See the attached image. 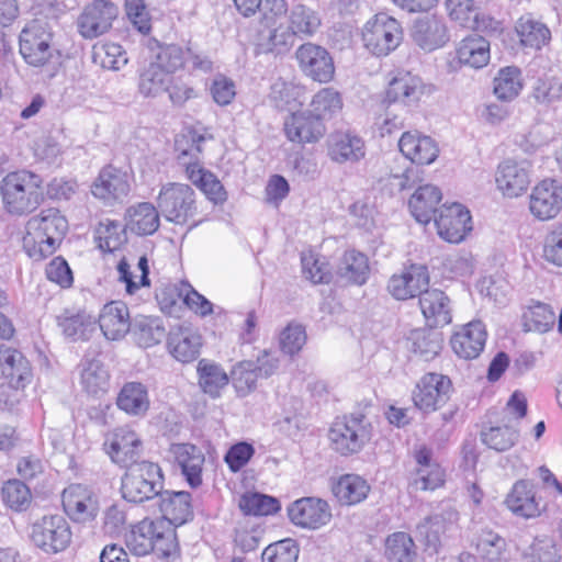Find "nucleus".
I'll return each instance as SVG.
<instances>
[{"instance_id":"nucleus-45","label":"nucleus","mask_w":562,"mask_h":562,"mask_svg":"<svg viewBox=\"0 0 562 562\" xmlns=\"http://www.w3.org/2000/svg\"><path fill=\"white\" fill-rule=\"evenodd\" d=\"M476 551L486 562H503L506 560L507 541L493 529L484 528L477 535Z\"/></svg>"},{"instance_id":"nucleus-21","label":"nucleus","mask_w":562,"mask_h":562,"mask_svg":"<svg viewBox=\"0 0 562 562\" xmlns=\"http://www.w3.org/2000/svg\"><path fill=\"white\" fill-rule=\"evenodd\" d=\"M458 517L459 514L457 510L447 508L426 517L417 525V532L425 541L427 549L435 552L438 551L447 532L456 528Z\"/></svg>"},{"instance_id":"nucleus-36","label":"nucleus","mask_w":562,"mask_h":562,"mask_svg":"<svg viewBox=\"0 0 562 562\" xmlns=\"http://www.w3.org/2000/svg\"><path fill=\"white\" fill-rule=\"evenodd\" d=\"M116 405L130 416H145L150 406L146 385L140 382H126L117 394Z\"/></svg>"},{"instance_id":"nucleus-39","label":"nucleus","mask_w":562,"mask_h":562,"mask_svg":"<svg viewBox=\"0 0 562 562\" xmlns=\"http://www.w3.org/2000/svg\"><path fill=\"white\" fill-rule=\"evenodd\" d=\"M460 64L474 69L485 67L491 58L490 42L480 35L463 38L457 49Z\"/></svg>"},{"instance_id":"nucleus-24","label":"nucleus","mask_w":562,"mask_h":562,"mask_svg":"<svg viewBox=\"0 0 562 562\" xmlns=\"http://www.w3.org/2000/svg\"><path fill=\"white\" fill-rule=\"evenodd\" d=\"M0 370L14 389L25 387L33 376L31 364L22 352L5 345L0 346Z\"/></svg>"},{"instance_id":"nucleus-12","label":"nucleus","mask_w":562,"mask_h":562,"mask_svg":"<svg viewBox=\"0 0 562 562\" xmlns=\"http://www.w3.org/2000/svg\"><path fill=\"white\" fill-rule=\"evenodd\" d=\"M295 58L301 71L314 81L326 83L334 78V59L325 47L304 43L297 47Z\"/></svg>"},{"instance_id":"nucleus-29","label":"nucleus","mask_w":562,"mask_h":562,"mask_svg":"<svg viewBox=\"0 0 562 562\" xmlns=\"http://www.w3.org/2000/svg\"><path fill=\"white\" fill-rule=\"evenodd\" d=\"M401 153L417 165H430L438 157L439 149L429 136L405 132L398 140Z\"/></svg>"},{"instance_id":"nucleus-54","label":"nucleus","mask_w":562,"mask_h":562,"mask_svg":"<svg viewBox=\"0 0 562 562\" xmlns=\"http://www.w3.org/2000/svg\"><path fill=\"white\" fill-rule=\"evenodd\" d=\"M412 351L425 361L434 359L442 348V334L430 329H420L412 334Z\"/></svg>"},{"instance_id":"nucleus-31","label":"nucleus","mask_w":562,"mask_h":562,"mask_svg":"<svg viewBox=\"0 0 562 562\" xmlns=\"http://www.w3.org/2000/svg\"><path fill=\"white\" fill-rule=\"evenodd\" d=\"M167 346L178 361L187 363L200 356L202 337L190 328L180 326L169 331Z\"/></svg>"},{"instance_id":"nucleus-47","label":"nucleus","mask_w":562,"mask_h":562,"mask_svg":"<svg viewBox=\"0 0 562 562\" xmlns=\"http://www.w3.org/2000/svg\"><path fill=\"white\" fill-rule=\"evenodd\" d=\"M198 373L200 386L212 397L220 396V391L229 383V374L220 364L205 359L199 361Z\"/></svg>"},{"instance_id":"nucleus-51","label":"nucleus","mask_w":562,"mask_h":562,"mask_svg":"<svg viewBox=\"0 0 562 562\" xmlns=\"http://www.w3.org/2000/svg\"><path fill=\"white\" fill-rule=\"evenodd\" d=\"M416 546L406 532H394L386 538L385 558L389 562H414Z\"/></svg>"},{"instance_id":"nucleus-62","label":"nucleus","mask_w":562,"mask_h":562,"mask_svg":"<svg viewBox=\"0 0 562 562\" xmlns=\"http://www.w3.org/2000/svg\"><path fill=\"white\" fill-rule=\"evenodd\" d=\"M2 499L12 509L25 510L31 503V491L20 480H9L2 487Z\"/></svg>"},{"instance_id":"nucleus-11","label":"nucleus","mask_w":562,"mask_h":562,"mask_svg":"<svg viewBox=\"0 0 562 562\" xmlns=\"http://www.w3.org/2000/svg\"><path fill=\"white\" fill-rule=\"evenodd\" d=\"M103 446L112 462L126 469L138 463L143 452L139 436L127 426L117 427L110 432Z\"/></svg>"},{"instance_id":"nucleus-60","label":"nucleus","mask_w":562,"mask_h":562,"mask_svg":"<svg viewBox=\"0 0 562 562\" xmlns=\"http://www.w3.org/2000/svg\"><path fill=\"white\" fill-rule=\"evenodd\" d=\"M151 63L170 76L183 67L186 50L177 44H158V52L155 55V60Z\"/></svg>"},{"instance_id":"nucleus-4","label":"nucleus","mask_w":562,"mask_h":562,"mask_svg":"<svg viewBox=\"0 0 562 562\" xmlns=\"http://www.w3.org/2000/svg\"><path fill=\"white\" fill-rule=\"evenodd\" d=\"M53 29L48 21L34 19L29 21L19 35V53L31 67L42 68L54 57Z\"/></svg>"},{"instance_id":"nucleus-59","label":"nucleus","mask_w":562,"mask_h":562,"mask_svg":"<svg viewBox=\"0 0 562 562\" xmlns=\"http://www.w3.org/2000/svg\"><path fill=\"white\" fill-rule=\"evenodd\" d=\"M312 111L315 115L321 117L324 122L325 119L340 112L342 109V99L338 91L333 88H324L319 90L312 100Z\"/></svg>"},{"instance_id":"nucleus-43","label":"nucleus","mask_w":562,"mask_h":562,"mask_svg":"<svg viewBox=\"0 0 562 562\" xmlns=\"http://www.w3.org/2000/svg\"><path fill=\"white\" fill-rule=\"evenodd\" d=\"M333 492L340 504L350 506L367 498L370 485L357 474H346L334 485Z\"/></svg>"},{"instance_id":"nucleus-28","label":"nucleus","mask_w":562,"mask_h":562,"mask_svg":"<svg viewBox=\"0 0 562 562\" xmlns=\"http://www.w3.org/2000/svg\"><path fill=\"white\" fill-rule=\"evenodd\" d=\"M170 451L181 469L186 482L192 488L199 487L202 484V470L205 461L202 450L192 443H175Z\"/></svg>"},{"instance_id":"nucleus-10","label":"nucleus","mask_w":562,"mask_h":562,"mask_svg":"<svg viewBox=\"0 0 562 562\" xmlns=\"http://www.w3.org/2000/svg\"><path fill=\"white\" fill-rule=\"evenodd\" d=\"M117 15L119 8L110 0H93L77 20L78 32L86 40L97 38L110 31Z\"/></svg>"},{"instance_id":"nucleus-26","label":"nucleus","mask_w":562,"mask_h":562,"mask_svg":"<svg viewBox=\"0 0 562 562\" xmlns=\"http://www.w3.org/2000/svg\"><path fill=\"white\" fill-rule=\"evenodd\" d=\"M529 183V168L526 161L506 159L498 166L496 184L505 195L518 196L527 190Z\"/></svg>"},{"instance_id":"nucleus-15","label":"nucleus","mask_w":562,"mask_h":562,"mask_svg":"<svg viewBox=\"0 0 562 562\" xmlns=\"http://www.w3.org/2000/svg\"><path fill=\"white\" fill-rule=\"evenodd\" d=\"M286 512L292 524L305 529H318L331 519L328 503L318 497L299 498L288 506Z\"/></svg>"},{"instance_id":"nucleus-23","label":"nucleus","mask_w":562,"mask_h":562,"mask_svg":"<svg viewBox=\"0 0 562 562\" xmlns=\"http://www.w3.org/2000/svg\"><path fill=\"white\" fill-rule=\"evenodd\" d=\"M418 297L422 313L429 328L443 327L451 323L450 299L443 291L427 288Z\"/></svg>"},{"instance_id":"nucleus-53","label":"nucleus","mask_w":562,"mask_h":562,"mask_svg":"<svg viewBox=\"0 0 562 562\" xmlns=\"http://www.w3.org/2000/svg\"><path fill=\"white\" fill-rule=\"evenodd\" d=\"M137 269L140 271V278L138 281L135 280L131 271V266L125 257L117 262L116 270L119 273V281L125 284V289L128 294H134L140 288L150 286L149 265L146 255L138 258Z\"/></svg>"},{"instance_id":"nucleus-49","label":"nucleus","mask_w":562,"mask_h":562,"mask_svg":"<svg viewBox=\"0 0 562 562\" xmlns=\"http://www.w3.org/2000/svg\"><path fill=\"white\" fill-rule=\"evenodd\" d=\"M522 89L521 71L518 67L502 68L494 79V94L502 101H512Z\"/></svg>"},{"instance_id":"nucleus-3","label":"nucleus","mask_w":562,"mask_h":562,"mask_svg":"<svg viewBox=\"0 0 562 562\" xmlns=\"http://www.w3.org/2000/svg\"><path fill=\"white\" fill-rule=\"evenodd\" d=\"M165 487V475L158 463L142 460L132 464L122 476L121 492L125 501L134 504L153 503Z\"/></svg>"},{"instance_id":"nucleus-32","label":"nucleus","mask_w":562,"mask_h":562,"mask_svg":"<svg viewBox=\"0 0 562 562\" xmlns=\"http://www.w3.org/2000/svg\"><path fill=\"white\" fill-rule=\"evenodd\" d=\"M412 36L420 48L429 52L443 46L449 40L445 22L436 16L418 19L414 23Z\"/></svg>"},{"instance_id":"nucleus-8","label":"nucleus","mask_w":562,"mask_h":562,"mask_svg":"<svg viewBox=\"0 0 562 562\" xmlns=\"http://www.w3.org/2000/svg\"><path fill=\"white\" fill-rule=\"evenodd\" d=\"M71 530L61 515L44 516L31 527V541L47 554L63 552L71 542Z\"/></svg>"},{"instance_id":"nucleus-2","label":"nucleus","mask_w":562,"mask_h":562,"mask_svg":"<svg viewBox=\"0 0 562 562\" xmlns=\"http://www.w3.org/2000/svg\"><path fill=\"white\" fill-rule=\"evenodd\" d=\"M42 184L43 179L27 170L8 173L0 184L7 212L13 215L33 212L44 199Z\"/></svg>"},{"instance_id":"nucleus-13","label":"nucleus","mask_w":562,"mask_h":562,"mask_svg":"<svg viewBox=\"0 0 562 562\" xmlns=\"http://www.w3.org/2000/svg\"><path fill=\"white\" fill-rule=\"evenodd\" d=\"M150 510L161 516L159 520H166L173 527L182 526L194 517L191 494L186 491L175 492L164 488L157 501L153 503Z\"/></svg>"},{"instance_id":"nucleus-14","label":"nucleus","mask_w":562,"mask_h":562,"mask_svg":"<svg viewBox=\"0 0 562 562\" xmlns=\"http://www.w3.org/2000/svg\"><path fill=\"white\" fill-rule=\"evenodd\" d=\"M65 513L76 522H89L98 516L99 498L89 487L82 484H71L61 494Z\"/></svg>"},{"instance_id":"nucleus-9","label":"nucleus","mask_w":562,"mask_h":562,"mask_svg":"<svg viewBox=\"0 0 562 562\" xmlns=\"http://www.w3.org/2000/svg\"><path fill=\"white\" fill-rule=\"evenodd\" d=\"M452 382L449 376L429 372L417 383L413 392L415 406L424 414L440 409L450 398Z\"/></svg>"},{"instance_id":"nucleus-48","label":"nucleus","mask_w":562,"mask_h":562,"mask_svg":"<svg viewBox=\"0 0 562 562\" xmlns=\"http://www.w3.org/2000/svg\"><path fill=\"white\" fill-rule=\"evenodd\" d=\"M169 77L161 68L149 63L138 72V92L144 98H157L168 88Z\"/></svg>"},{"instance_id":"nucleus-56","label":"nucleus","mask_w":562,"mask_h":562,"mask_svg":"<svg viewBox=\"0 0 562 562\" xmlns=\"http://www.w3.org/2000/svg\"><path fill=\"white\" fill-rule=\"evenodd\" d=\"M289 23L294 36H311L319 27L321 20L312 9L296 4L290 11Z\"/></svg>"},{"instance_id":"nucleus-30","label":"nucleus","mask_w":562,"mask_h":562,"mask_svg":"<svg viewBox=\"0 0 562 562\" xmlns=\"http://www.w3.org/2000/svg\"><path fill=\"white\" fill-rule=\"evenodd\" d=\"M414 458L418 464L414 485L417 490L434 491L445 482V472L432 460V450L427 446H420L415 450Z\"/></svg>"},{"instance_id":"nucleus-34","label":"nucleus","mask_w":562,"mask_h":562,"mask_svg":"<svg viewBox=\"0 0 562 562\" xmlns=\"http://www.w3.org/2000/svg\"><path fill=\"white\" fill-rule=\"evenodd\" d=\"M442 199L440 189L432 184L418 187L408 201L412 215L418 223L428 224L438 211V204Z\"/></svg>"},{"instance_id":"nucleus-1","label":"nucleus","mask_w":562,"mask_h":562,"mask_svg":"<svg viewBox=\"0 0 562 562\" xmlns=\"http://www.w3.org/2000/svg\"><path fill=\"white\" fill-rule=\"evenodd\" d=\"M24 247L29 256L42 260L55 252L67 233L68 222L57 209L43 210L26 224Z\"/></svg>"},{"instance_id":"nucleus-20","label":"nucleus","mask_w":562,"mask_h":562,"mask_svg":"<svg viewBox=\"0 0 562 562\" xmlns=\"http://www.w3.org/2000/svg\"><path fill=\"white\" fill-rule=\"evenodd\" d=\"M505 504L515 516L525 519L540 516L543 509L536 487L529 480L517 481L507 494Z\"/></svg>"},{"instance_id":"nucleus-64","label":"nucleus","mask_w":562,"mask_h":562,"mask_svg":"<svg viewBox=\"0 0 562 562\" xmlns=\"http://www.w3.org/2000/svg\"><path fill=\"white\" fill-rule=\"evenodd\" d=\"M530 562H559L558 548L552 539L548 537L535 538L525 552Z\"/></svg>"},{"instance_id":"nucleus-25","label":"nucleus","mask_w":562,"mask_h":562,"mask_svg":"<svg viewBox=\"0 0 562 562\" xmlns=\"http://www.w3.org/2000/svg\"><path fill=\"white\" fill-rule=\"evenodd\" d=\"M425 85L417 76L408 71H398L389 82L385 92V102L402 103L404 105L416 104L425 93Z\"/></svg>"},{"instance_id":"nucleus-37","label":"nucleus","mask_w":562,"mask_h":562,"mask_svg":"<svg viewBox=\"0 0 562 562\" xmlns=\"http://www.w3.org/2000/svg\"><path fill=\"white\" fill-rule=\"evenodd\" d=\"M336 273L347 283L364 284L370 273L368 257L355 249L346 250L339 259Z\"/></svg>"},{"instance_id":"nucleus-55","label":"nucleus","mask_w":562,"mask_h":562,"mask_svg":"<svg viewBox=\"0 0 562 562\" xmlns=\"http://www.w3.org/2000/svg\"><path fill=\"white\" fill-rule=\"evenodd\" d=\"M524 326L527 331L540 334L548 333L555 324V315L552 308L544 303L537 302L522 314Z\"/></svg>"},{"instance_id":"nucleus-46","label":"nucleus","mask_w":562,"mask_h":562,"mask_svg":"<svg viewBox=\"0 0 562 562\" xmlns=\"http://www.w3.org/2000/svg\"><path fill=\"white\" fill-rule=\"evenodd\" d=\"M258 373L252 360H241L236 362L229 371V382L232 383L237 397H246L257 390Z\"/></svg>"},{"instance_id":"nucleus-52","label":"nucleus","mask_w":562,"mask_h":562,"mask_svg":"<svg viewBox=\"0 0 562 562\" xmlns=\"http://www.w3.org/2000/svg\"><path fill=\"white\" fill-rule=\"evenodd\" d=\"M239 508L245 515L268 516L281 509L277 497L261 493H245L239 499Z\"/></svg>"},{"instance_id":"nucleus-19","label":"nucleus","mask_w":562,"mask_h":562,"mask_svg":"<svg viewBox=\"0 0 562 562\" xmlns=\"http://www.w3.org/2000/svg\"><path fill=\"white\" fill-rule=\"evenodd\" d=\"M91 193L110 205L123 201L130 193L127 173L112 165L103 167L91 186Z\"/></svg>"},{"instance_id":"nucleus-7","label":"nucleus","mask_w":562,"mask_h":562,"mask_svg":"<svg viewBox=\"0 0 562 562\" xmlns=\"http://www.w3.org/2000/svg\"><path fill=\"white\" fill-rule=\"evenodd\" d=\"M362 40L373 55L386 56L402 42L403 30L396 19L382 12L366 23Z\"/></svg>"},{"instance_id":"nucleus-38","label":"nucleus","mask_w":562,"mask_h":562,"mask_svg":"<svg viewBox=\"0 0 562 562\" xmlns=\"http://www.w3.org/2000/svg\"><path fill=\"white\" fill-rule=\"evenodd\" d=\"M515 31L524 47L541 49L551 41V31L542 21L531 14H525L518 19Z\"/></svg>"},{"instance_id":"nucleus-27","label":"nucleus","mask_w":562,"mask_h":562,"mask_svg":"<svg viewBox=\"0 0 562 562\" xmlns=\"http://www.w3.org/2000/svg\"><path fill=\"white\" fill-rule=\"evenodd\" d=\"M132 323L128 307L122 301L105 304L99 316V328L109 340L122 339L130 333Z\"/></svg>"},{"instance_id":"nucleus-61","label":"nucleus","mask_w":562,"mask_h":562,"mask_svg":"<svg viewBox=\"0 0 562 562\" xmlns=\"http://www.w3.org/2000/svg\"><path fill=\"white\" fill-rule=\"evenodd\" d=\"M269 32L267 37L265 38L263 34H261V40L259 46L265 53H282L286 50L290 46L293 45L294 35L293 32L289 29V26H270L268 27Z\"/></svg>"},{"instance_id":"nucleus-41","label":"nucleus","mask_w":562,"mask_h":562,"mask_svg":"<svg viewBox=\"0 0 562 562\" xmlns=\"http://www.w3.org/2000/svg\"><path fill=\"white\" fill-rule=\"evenodd\" d=\"M130 334L139 347L149 348L162 340L166 329L159 317L139 315L133 319Z\"/></svg>"},{"instance_id":"nucleus-58","label":"nucleus","mask_w":562,"mask_h":562,"mask_svg":"<svg viewBox=\"0 0 562 562\" xmlns=\"http://www.w3.org/2000/svg\"><path fill=\"white\" fill-rule=\"evenodd\" d=\"M153 542L151 553L158 558H170L179 551L176 529L168 525L166 520H157V530Z\"/></svg>"},{"instance_id":"nucleus-44","label":"nucleus","mask_w":562,"mask_h":562,"mask_svg":"<svg viewBox=\"0 0 562 562\" xmlns=\"http://www.w3.org/2000/svg\"><path fill=\"white\" fill-rule=\"evenodd\" d=\"M157 530V520L148 518L134 525L125 536V543L130 551L138 557L151 553L154 548L153 539Z\"/></svg>"},{"instance_id":"nucleus-33","label":"nucleus","mask_w":562,"mask_h":562,"mask_svg":"<svg viewBox=\"0 0 562 562\" xmlns=\"http://www.w3.org/2000/svg\"><path fill=\"white\" fill-rule=\"evenodd\" d=\"M160 215L157 205L140 202L126 210L125 227L138 236L153 235L159 228Z\"/></svg>"},{"instance_id":"nucleus-50","label":"nucleus","mask_w":562,"mask_h":562,"mask_svg":"<svg viewBox=\"0 0 562 562\" xmlns=\"http://www.w3.org/2000/svg\"><path fill=\"white\" fill-rule=\"evenodd\" d=\"M126 227L117 221L105 220L95 231L98 248L102 251L113 252L127 241Z\"/></svg>"},{"instance_id":"nucleus-5","label":"nucleus","mask_w":562,"mask_h":562,"mask_svg":"<svg viewBox=\"0 0 562 562\" xmlns=\"http://www.w3.org/2000/svg\"><path fill=\"white\" fill-rule=\"evenodd\" d=\"M372 424L361 413L337 419L329 429L331 448L341 456L360 452L372 438Z\"/></svg>"},{"instance_id":"nucleus-6","label":"nucleus","mask_w":562,"mask_h":562,"mask_svg":"<svg viewBox=\"0 0 562 562\" xmlns=\"http://www.w3.org/2000/svg\"><path fill=\"white\" fill-rule=\"evenodd\" d=\"M156 203L165 220L176 225L188 224L198 213L195 192L186 183L162 184Z\"/></svg>"},{"instance_id":"nucleus-35","label":"nucleus","mask_w":562,"mask_h":562,"mask_svg":"<svg viewBox=\"0 0 562 562\" xmlns=\"http://www.w3.org/2000/svg\"><path fill=\"white\" fill-rule=\"evenodd\" d=\"M363 140L350 133H336L328 139V156L333 161L356 162L364 157Z\"/></svg>"},{"instance_id":"nucleus-18","label":"nucleus","mask_w":562,"mask_h":562,"mask_svg":"<svg viewBox=\"0 0 562 562\" xmlns=\"http://www.w3.org/2000/svg\"><path fill=\"white\" fill-rule=\"evenodd\" d=\"M529 210L540 221L555 217L562 210V184L553 179L538 183L530 194Z\"/></svg>"},{"instance_id":"nucleus-22","label":"nucleus","mask_w":562,"mask_h":562,"mask_svg":"<svg viewBox=\"0 0 562 562\" xmlns=\"http://www.w3.org/2000/svg\"><path fill=\"white\" fill-rule=\"evenodd\" d=\"M485 326L481 321H473L452 335L450 345L461 359H475L483 351L486 342Z\"/></svg>"},{"instance_id":"nucleus-17","label":"nucleus","mask_w":562,"mask_h":562,"mask_svg":"<svg viewBox=\"0 0 562 562\" xmlns=\"http://www.w3.org/2000/svg\"><path fill=\"white\" fill-rule=\"evenodd\" d=\"M286 138L300 145L317 143L326 133L324 122L310 110L292 113L284 121Z\"/></svg>"},{"instance_id":"nucleus-42","label":"nucleus","mask_w":562,"mask_h":562,"mask_svg":"<svg viewBox=\"0 0 562 562\" xmlns=\"http://www.w3.org/2000/svg\"><path fill=\"white\" fill-rule=\"evenodd\" d=\"M80 376L83 390L90 395L101 396L110 387V374L100 360L85 359Z\"/></svg>"},{"instance_id":"nucleus-57","label":"nucleus","mask_w":562,"mask_h":562,"mask_svg":"<svg viewBox=\"0 0 562 562\" xmlns=\"http://www.w3.org/2000/svg\"><path fill=\"white\" fill-rule=\"evenodd\" d=\"M481 441L497 452L509 450L518 441L519 432L510 426H493L482 429Z\"/></svg>"},{"instance_id":"nucleus-16","label":"nucleus","mask_w":562,"mask_h":562,"mask_svg":"<svg viewBox=\"0 0 562 562\" xmlns=\"http://www.w3.org/2000/svg\"><path fill=\"white\" fill-rule=\"evenodd\" d=\"M435 225L442 239L458 244L472 231L470 211L460 203L443 205L435 216Z\"/></svg>"},{"instance_id":"nucleus-40","label":"nucleus","mask_w":562,"mask_h":562,"mask_svg":"<svg viewBox=\"0 0 562 562\" xmlns=\"http://www.w3.org/2000/svg\"><path fill=\"white\" fill-rule=\"evenodd\" d=\"M57 325L65 337L72 341H87L98 329L97 322L85 312L72 314L65 311V313L57 316Z\"/></svg>"},{"instance_id":"nucleus-63","label":"nucleus","mask_w":562,"mask_h":562,"mask_svg":"<svg viewBox=\"0 0 562 562\" xmlns=\"http://www.w3.org/2000/svg\"><path fill=\"white\" fill-rule=\"evenodd\" d=\"M299 546L293 539H283L265 548L261 554L262 562H296Z\"/></svg>"}]
</instances>
